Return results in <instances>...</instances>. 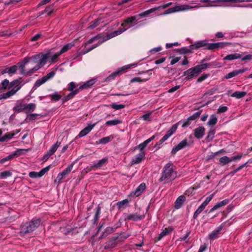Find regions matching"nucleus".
Masks as SVG:
<instances>
[{
	"label": "nucleus",
	"instance_id": "1",
	"mask_svg": "<svg viewBox=\"0 0 252 252\" xmlns=\"http://www.w3.org/2000/svg\"><path fill=\"white\" fill-rule=\"evenodd\" d=\"M48 59V53L25 58L19 64L20 73L24 75H31L44 65Z\"/></svg>",
	"mask_w": 252,
	"mask_h": 252
},
{
	"label": "nucleus",
	"instance_id": "2",
	"mask_svg": "<svg viewBox=\"0 0 252 252\" xmlns=\"http://www.w3.org/2000/svg\"><path fill=\"white\" fill-rule=\"evenodd\" d=\"M176 177L177 173L174 169V165L171 163H168L163 168L159 181L163 182L165 184L172 182Z\"/></svg>",
	"mask_w": 252,
	"mask_h": 252
},
{
	"label": "nucleus",
	"instance_id": "3",
	"mask_svg": "<svg viewBox=\"0 0 252 252\" xmlns=\"http://www.w3.org/2000/svg\"><path fill=\"white\" fill-rule=\"evenodd\" d=\"M210 65H211L210 63H203L189 69L184 73V75L186 76L185 79L186 80L192 79L194 76L198 75L203 70L206 69Z\"/></svg>",
	"mask_w": 252,
	"mask_h": 252
},
{
	"label": "nucleus",
	"instance_id": "4",
	"mask_svg": "<svg viewBox=\"0 0 252 252\" xmlns=\"http://www.w3.org/2000/svg\"><path fill=\"white\" fill-rule=\"evenodd\" d=\"M21 88L18 80H14L10 83L9 89H11L5 93L0 94V100L5 99L14 95Z\"/></svg>",
	"mask_w": 252,
	"mask_h": 252
},
{
	"label": "nucleus",
	"instance_id": "5",
	"mask_svg": "<svg viewBox=\"0 0 252 252\" xmlns=\"http://www.w3.org/2000/svg\"><path fill=\"white\" fill-rule=\"evenodd\" d=\"M200 2L202 3H208V5L206 7H216V6H224L223 4L215 5L212 4V3H220V2H234L241 3L243 2H251L252 0H199Z\"/></svg>",
	"mask_w": 252,
	"mask_h": 252
},
{
	"label": "nucleus",
	"instance_id": "6",
	"mask_svg": "<svg viewBox=\"0 0 252 252\" xmlns=\"http://www.w3.org/2000/svg\"><path fill=\"white\" fill-rule=\"evenodd\" d=\"M127 29H124V28H120L118 30H116L115 31H114L112 32H111L109 34H107L106 36L103 37L102 40L101 41H99L98 43L95 45V46H94L93 47L87 49L86 53H88L91 50H92L93 49L95 48V47H97L98 45L101 44L102 43H103L104 41H106L111 38L114 37L118 35H120L122 33H123L124 32H125L126 30Z\"/></svg>",
	"mask_w": 252,
	"mask_h": 252
},
{
	"label": "nucleus",
	"instance_id": "7",
	"mask_svg": "<svg viewBox=\"0 0 252 252\" xmlns=\"http://www.w3.org/2000/svg\"><path fill=\"white\" fill-rule=\"evenodd\" d=\"M74 165V163L70 164L68 167H67L62 173L59 174L55 180L56 183H57L58 185L60 184L62 182V180L64 179L67 175L70 173Z\"/></svg>",
	"mask_w": 252,
	"mask_h": 252
},
{
	"label": "nucleus",
	"instance_id": "8",
	"mask_svg": "<svg viewBox=\"0 0 252 252\" xmlns=\"http://www.w3.org/2000/svg\"><path fill=\"white\" fill-rule=\"evenodd\" d=\"M178 123L173 125L167 131L164 136L158 142V145H161L164 141L167 140L176 131Z\"/></svg>",
	"mask_w": 252,
	"mask_h": 252
},
{
	"label": "nucleus",
	"instance_id": "9",
	"mask_svg": "<svg viewBox=\"0 0 252 252\" xmlns=\"http://www.w3.org/2000/svg\"><path fill=\"white\" fill-rule=\"evenodd\" d=\"M178 123L173 125L167 131L164 136L158 142V145H161L164 141L167 140L176 131Z\"/></svg>",
	"mask_w": 252,
	"mask_h": 252
},
{
	"label": "nucleus",
	"instance_id": "10",
	"mask_svg": "<svg viewBox=\"0 0 252 252\" xmlns=\"http://www.w3.org/2000/svg\"><path fill=\"white\" fill-rule=\"evenodd\" d=\"M201 114L200 111H198L194 113L192 115L189 116L187 119L184 120L183 121H180L178 123L181 124L182 127H186L189 126L191 124V121L196 120L198 118Z\"/></svg>",
	"mask_w": 252,
	"mask_h": 252
},
{
	"label": "nucleus",
	"instance_id": "11",
	"mask_svg": "<svg viewBox=\"0 0 252 252\" xmlns=\"http://www.w3.org/2000/svg\"><path fill=\"white\" fill-rule=\"evenodd\" d=\"M136 65V64H131L123 66L121 70L115 71L112 73L111 74H110L108 77H107L106 78L105 81H109L114 79L117 75H119L120 74H121L122 71H123L124 70L129 68L132 65Z\"/></svg>",
	"mask_w": 252,
	"mask_h": 252
},
{
	"label": "nucleus",
	"instance_id": "12",
	"mask_svg": "<svg viewBox=\"0 0 252 252\" xmlns=\"http://www.w3.org/2000/svg\"><path fill=\"white\" fill-rule=\"evenodd\" d=\"M107 161V159L103 158L101 160H98L96 163L91 166L90 168H87L83 170L84 173H87L91 171L93 168H99L102 166Z\"/></svg>",
	"mask_w": 252,
	"mask_h": 252
},
{
	"label": "nucleus",
	"instance_id": "13",
	"mask_svg": "<svg viewBox=\"0 0 252 252\" xmlns=\"http://www.w3.org/2000/svg\"><path fill=\"white\" fill-rule=\"evenodd\" d=\"M26 103L22 100H19L16 101L13 110L17 112H25Z\"/></svg>",
	"mask_w": 252,
	"mask_h": 252
},
{
	"label": "nucleus",
	"instance_id": "14",
	"mask_svg": "<svg viewBox=\"0 0 252 252\" xmlns=\"http://www.w3.org/2000/svg\"><path fill=\"white\" fill-rule=\"evenodd\" d=\"M200 7V6L197 5L192 6L188 4H183L175 6V9H176V12H180L189 10L193 8H199Z\"/></svg>",
	"mask_w": 252,
	"mask_h": 252
},
{
	"label": "nucleus",
	"instance_id": "15",
	"mask_svg": "<svg viewBox=\"0 0 252 252\" xmlns=\"http://www.w3.org/2000/svg\"><path fill=\"white\" fill-rule=\"evenodd\" d=\"M188 146V140L187 139H185L180 142L178 145H177L175 147H174L171 151V153L173 155L175 154L178 151L184 148L186 146Z\"/></svg>",
	"mask_w": 252,
	"mask_h": 252
},
{
	"label": "nucleus",
	"instance_id": "16",
	"mask_svg": "<svg viewBox=\"0 0 252 252\" xmlns=\"http://www.w3.org/2000/svg\"><path fill=\"white\" fill-rule=\"evenodd\" d=\"M205 129L202 126H200L194 129V136L198 138H202L205 133Z\"/></svg>",
	"mask_w": 252,
	"mask_h": 252
},
{
	"label": "nucleus",
	"instance_id": "17",
	"mask_svg": "<svg viewBox=\"0 0 252 252\" xmlns=\"http://www.w3.org/2000/svg\"><path fill=\"white\" fill-rule=\"evenodd\" d=\"M96 123L88 125L79 132L78 137H82L88 134L93 129Z\"/></svg>",
	"mask_w": 252,
	"mask_h": 252
},
{
	"label": "nucleus",
	"instance_id": "18",
	"mask_svg": "<svg viewBox=\"0 0 252 252\" xmlns=\"http://www.w3.org/2000/svg\"><path fill=\"white\" fill-rule=\"evenodd\" d=\"M248 70V69L247 68H245L241 69H239V70H233L232 72L227 74L225 75V78L226 79L231 78L233 77H235V76L238 75L239 74L244 73L245 71H246Z\"/></svg>",
	"mask_w": 252,
	"mask_h": 252
},
{
	"label": "nucleus",
	"instance_id": "19",
	"mask_svg": "<svg viewBox=\"0 0 252 252\" xmlns=\"http://www.w3.org/2000/svg\"><path fill=\"white\" fill-rule=\"evenodd\" d=\"M145 156V153L144 151L140 152L138 154L134 156L132 159V164L140 163Z\"/></svg>",
	"mask_w": 252,
	"mask_h": 252
},
{
	"label": "nucleus",
	"instance_id": "20",
	"mask_svg": "<svg viewBox=\"0 0 252 252\" xmlns=\"http://www.w3.org/2000/svg\"><path fill=\"white\" fill-rule=\"evenodd\" d=\"M155 138V136H153L146 140L144 141L143 142L140 143L138 145L135 147V149L140 150V152L143 151V150L147 146V145L152 141Z\"/></svg>",
	"mask_w": 252,
	"mask_h": 252
},
{
	"label": "nucleus",
	"instance_id": "21",
	"mask_svg": "<svg viewBox=\"0 0 252 252\" xmlns=\"http://www.w3.org/2000/svg\"><path fill=\"white\" fill-rule=\"evenodd\" d=\"M223 226L221 225L215 230L213 231L208 235V238L210 240H214L218 237L220 231L222 229Z\"/></svg>",
	"mask_w": 252,
	"mask_h": 252
},
{
	"label": "nucleus",
	"instance_id": "22",
	"mask_svg": "<svg viewBox=\"0 0 252 252\" xmlns=\"http://www.w3.org/2000/svg\"><path fill=\"white\" fill-rule=\"evenodd\" d=\"M208 44L207 40H200L196 42L194 44L190 45L191 49H197L199 48L206 46Z\"/></svg>",
	"mask_w": 252,
	"mask_h": 252
},
{
	"label": "nucleus",
	"instance_id": "23",
	"mask_svg": "<svg viewBox=\"0 0 252 252\" xmlns=\"http://www.w3.org/2000/svg\"><path fill=\"white\" fill-rule=\"evenodd\" d=\"M142 219L141 215L137 213L128 214L126 217V220H128L138 221Z\"/></svg>",
	"mask_w": 252,
	"mask_h": 252
},
{
	"label": "nucleus",
	"instance_id": "24",
	"mask_svg": "<svg viewBox=\"0 0 252 252\" xmlns=\"http://www.w3.org/2000/svg\"><path fill=\"white\" fill-rule=\"evenodd\" d=\"M139 18H137V16H136L128 17L124 21L123 23L121 24V26L122 27H125L127 24L134 23Z\"/></svg>",
	"mask_w": 252,
	"mask_h": 252
},
{
	"label": "nucleus",
	"instance_id": "25",
	"mask_svg": "<svg viewBox=\"0 0 252 252\" xmlns=\"http://www.w3.org/2000/svg\"><path fill=\"white\" fill-rule=\"evenodd\" d=\"M229 202L228 199H224L220 202H218L216 203V204L212 207L210 210L209 212H212L214 211H215L216 209H218V208L224 206L226 205H227Z\"/></svg>",
	"mask_w": 252,
	"mask_h": 252
},
{
	"label": "nucleus",
	"instance_id": "26",
	"mask_svg": "<svg viewBox=\"0 0 252 252\" xmlns=\"http://www.w3.org/2000/svg\"><path fill=\"white\" fill-rule=\"evenodd\" d=\"M185 200L186 197L184 195L180 196L175 202V208L177 209L180 208Z\"/></svg>",
	"mask_w": 252,
	"mask_h": 252
},
{
	"label": "nucleus",
	"instance_id": "27",
	"mask_svg": "<svg viewBox=\"0 0 252 252\" xmlns=\"http://www.w3.org/2000/svg\"><path fill=\"white\" fill-rule=\"evenodd\" d=\"M146 185L145 183H141L136 189L133 195L137 197L139 196L145 189Z\"/></svg>",
	"mask_w": 252,
	"mask_h": 252
},
{
	"label": "nucleus",
	"instance_id": "28",
	"mask_svg": "<svg viewBox=\"0 0 252 252\" xmlns=\"http://www.w3.org/2000/svg\"><path fill=\"white\" fill-rule=\"evenodd\" d=\"M79 90H80L79 88L76 89L73 92H71L70 93H69L68 95L64 97V98L62 99L63 103H64L65 102L72 98L75 96V95L78 93Z\"/></svg>",
	"mask_w": 252,
	"mask_h": 252
},
{
	"label": "nucleus",
	"instance_id": "29",
	"mask_svg": "<svg viewBox=\"0 0 252 252\" xmlns=\"http://www.w3.org/2000/svg\"><path fill=\"white\" fill-rule=\"evenodd\" d=\"M34 230H35V229L33 228L32 224L31 222L29 223H26V225L23 227L22 232L26 234L32 232Z\"/></svg>",
	"mask_w": 252,
	"mask_h": 252
},
{
	"label": "nucleus",
	"instance_id": "30",
	"mask_svg": "<svg viewBox=\"0 0 252 252\" xmlns=\"http://www.w3.org/2000/svg\"><path fill=\"white\" fill-rule=\"evenodd\" d=\"M241 58V55L238 53L231 54L226 56L223 59V60H234Z\"/></svg>",
	"mask_w": 252,
	"mask_h": 252
},
{
	"label": "nucleus",
	"instance_id": "31",
	"mask_svg": "<svg viewBox=\"0 0 252 252\" xmlns=\"http://www.w3.org/2000/svg\"><path fill=\"white\" fill-rule=\"evenodd\" d=\"M159 10V8H155V7L152 8L147 10L141 13L140 14L137 15L136 16H137V18L139 19L140 17H145V16H147L148 15H149L157 10Z\"/></svg>",
	"mask_w": 252,
	"mask_h": 252
},
{
	"label": "nucleus",
	"instance_id": "32",
	"mask_svg": "<svg viewBox=\"0 0 252 252\" xmlns=\"http://www.w3.org/2000/svg\"><path fill=\"white\" fill-rule=\"evenodd\" d=\"M173 230L171 227L165 228L163 231L159 234L158 240H161L163 237L169 234Z\"/></svg>",
	"mask_w": 252,
	"mask_h": 252
},
{
	"label": "nucleus",
	"instance_id": "33",
	"mask_svg": "<svg viewBox=\"0 0 252 252\" xmlns=\"http://www.w3.org/2000/svg\"><path fill=\"white\" fill-rule=\"evenodd\" d=\"M36 107V105L33 103L29 104L26 103L25 112L27 113L32 111H33Z\"/></svg>",
	"mask_w": 252,
	"mask_h": 252
},
{
	"label": "nucleus",
	"instance_id": "34",
	"mask_svg": "<svg viewBox=\"0 0 252 252\" xmlns=\"http://www.w3.org/2000/svg\"><path fill=\"white\" fill-rule=\"evenodd\" d=\"M61 145V142L57 141L53 145H52L50 149L47 151L50 155H53L57 151L58 148Z\"/></svg>",
	"mask_w": 252,
	"mask_h": 252
},
{
	"label": "nucleus",
	"instance_id": "35",
	"mask_svg": "<svg viewBox=\"0 0 252 252\" xmlns=\"http://www.w3.org/2000/svg\"><path fill=\"white\" fill-rule=\"evenodd\" d=\"M95 83L94 79H91L88 81H87L85 83H84L83 85L80 86L79 87V90H83L84 89H86L90 87Z\"/></svg>",
	"mask_w": 252,
	"mask_h": 252
},
{
	"label": "nucleus",
	"instance_id": "36",
	"mask_svg": "<svg viewBox=\"0 0 252 252\" xmlns=\"http://www.w3.org/2000/svg\"><path fill=\"white\" fill-rule=\"evenodd\" d=\"M59 93L58 92H55L53 94H50L49 96L51 97V99L55 101H59L62 97V95L61 94V93Z\"/></svg>",
	"mask_w": 252,
	"mask_h": 252
},
{
	"label": "nucleus",
	"instance_id": "37",
	"mask_svg": "<svg viewBox=\"0 0 252 252\" xmlns=\"http://www.w3.org/2000/svg\"><path fill=\"white\" fill-rule=\"evenodd\" d=\"M74 45V43L73 42L64 45L61 49L60 53L62 54L67 51L68 50L70 49Z\"/></svg>",
	"mask_w": 252,
	"mask_h": 252
},
{
	"label": "nucleus",
	"instance_id": "38",
	"mask_svg": "<svg viewBox=\"0 0 252 252\" xmlns=\"http://www.w3.org/2000/svg\"><path fill=\"white\" fill-rule=\"evenodd\" d=\"M218 122V119L216 115H212L210 117L209 120L207 123L209 126H213L216 124Z\"/></svg>",
	"mask_w": 252,
	"mask_h": 252
},
{
	"label": "nucleus",
	"instance_id": "39",
	"mask_svg": "<svg viewBox=\"0 0 252 252\" xmlns=\"http://www.w3.org/2000/svg\"><path fill=\"white\" fill-rule=\"evenodd\" d=\"M247 94L246 92L235 91L231 96L237 98H241L244 97Z\"/></svg>",
	"mask_w": 252,
	"mask_h": 252
},
{
	"label": "nucleus",
	"instance_id": "40",
	"mask_svg": "<svg viewBox=\"0 0 252 252\" xmlns=\"http://www.w3.org/2000/svg\"><path fill=\"white\" fill-rule=\"evenodd\" d=\"M49 54V59L48 61L50 63H55L58 57L61 55V54L59 53H57L54 54L53 55H51L50 53Z\"/></svg>",
	"mask_w": 252,
	"mask_h": 252
},
{
	"label": "nucleus",
	"instance_id": "41",
	"mask_svg": "<svg viewBox=\"0 0 252 252\" xmlns=\"http://www.w3.org/2000/svg\"><path fill=\"white\" fill-rule=\"evenodd\" d=\"M205 207L202 204L198 207V208L195 211L193 218L194 219H196L198 216L203 211V210L205 209Z\"/></svg>",
	"mask_w": 252,
	"mask_h": 252
},
{
	"label": "nucleus",
	"instance_id": "42",
	"mask_svg": "<svg viewBox=\"0 0 252 252\" xmlns=\"http://www.w3.org/2000/svg\"><path fill=\"white\" fill-rule=\"evenodd\" d=\"M101 20H102V18H98L97 19L94 20L90 23V25L89 26L88 28L93 29H94V28L96 27L98 25H99Z\"/></svg>",
	"mask_w": 252,
	"mask_h": 252
},
{
	"label": "nucleus",
	"instance_id": "43",
	"mask_svg": "<svg viewBox=\"0 0 252 252\" xmlns=\"http://www.w3.org/2000/svg\"><path fill=\"white\" fill-rule=\"evenodd\" d=\"M220 162L222 164V165H226L230 162H232L231 157L223 156L220 158Z\"/></svg>",
	"mask_w": 252,
	"mask_h": 252
},
{
	"label": "nucleus",
	"instance_id": "44",
	"mask_svg": "<svg viewBox=\"0 0 252 252\" xmlns=\"http://www.w3.org/2000/svg\"><path fill=\"white\" fill-rule=\"evenodd\" d=\"M14 135V133L11 132L6 133L4 136L0 137V142H4L7 139H11Z\"/></svg>",
	"mask_w": 252,
	"mask_h": 252
},
{
	"label": "nucleus",
	"instance_id": "45",
	"mask_svg": "<svg viewBox=\"0 0 252 252\" xmlns=\"http://www.w3.org/2000/svg\"><path fill=\"white\" fill-rule=\"evenodd\" d=\"M121 121L119 119H114L108 121L106 122L105 124L108 126H116L121 123Z\"/></svg>",
	"mask_w": 252,
	"mask_h": 252
},
{
	"label": "nucleus",
	"instance_id": "46",
	"mask_svg": "<svg viewBox=\"0 0 252 252\" xmlns=\"http://www.w3.org/2000/svg\"><path fill=\"white\" fill-rule=\"evenodd\" d=\"M94 211H95V215H94V222H96L99 217H100V213H101V208L100 206H98L95 209H94Z\"/></svg>",
	"mask_w": 252,
	"mask_h": 252
},
{
	"label": "nucleus",
	"instance_id": "47",
	"mask_svg": "<svg viewBox=\"0 0 252 252\" xmlns=\"http://www.w3.org/2000/svg\"><path fill=\"white\" fill-rule=\"evenodd\" d=\"M149 78H150L148 77L147 78L142 79L140 77H135V78H132L130 80V82L131 83H134V82H146L147 80H148L149 79Z\"/></svg>",
	"mask_w": 252,
	"mask_h": 252
},
{
	"label": "nucleus",
	"instance_id": "48",
	"mask_svg": "<svg viewBox=\"0 0 252 252\" xmlns=\"http://www.w3.org/2000/svg\"><path fill=\"white\" fill-rule=\"evenodd\" d=\"M128 203V200L127 199H124L123 201H119L117 203V206L119 209L124 208V206L126 205Z\"/></svg>",
	"mask_w": 252,
	"mask_h": 252
},
{
	"label": "nucleus",
	"instance_id": "49",
	"mask_svg": "<svg viewBox=\"0 0 252 252\" xmlns=\"http://www.w3.org/2000/svg\"><path fill=\"white\" fill-rule=\"evenodd\" d=\"M112 138L113 137H111L110 136H107L102 138L99 140V143L105 144L108 143Z\"/></svg>",
	"mask_w": 252,
	"mask_h": 252
},
{
	"label": "nucleus",
	"instance_id": "50",
	"mask_svg": "<svg viewBox=\"0 0 252 252\" xmlns=\"http://www.w3.org/2000/svg\"><path fill=\"white\" fill-rule=\"evenodd\" d=\"M29 176L32 178H37L42 177L40 172H36L34 171L30 172L29 173Z\"/></svg>",
	"mask_w": 252,
	"mask_h": 252
},
{
	"label": "nucleus",
	"instance_id": "51",
	"mask_svg": "<svg viewBox=\"0 0 252 252\" xmlns=\"http://www.w3.org/2000/svg\"><path fill=\"white\" fill-rule=\"evenodd\" d=\"M46 81L45 80L44 78L43 77L41 79L37 80L35 84L34 87L35 88H38L44 83H45Z\"/></svg>",
	"mask_w": 252,
	"mask_h": 252
},
{
	"label": "nucleus",
	"instance_id": "52",
	"mask_svg": "<svg viewBox=\"0 0 252 252\" xmlns=\"http://www.w3.org/2000/svg\"><path fill=\"white\" fill-rule=\"evenodd\" d=\"M11 175V173L9 171H4L3 172H0V177L1 179H5Z\"/></svg>",
	"mask_w": 252,
	"mask_h": 252
},
{
	"label": "nucleus",
	"instance_id": "53",
	"mask_svg": "<svg viewBox=\"0 0 252 252\" xmlns=\"http://www.w3.org/2000/svg\"><path fill=\"white\" fill-rule=\"evenodd\" d=\"M215 194V193L211 194L209 196L207 197L205 200L202 203L203 205H204L205 207H206L209 202L212 199V198L214 197V195Z\"/></svg>",
	"mask_w": 252,
	"mask_h": 252
},
{
	"label": "nucleus",
	"instance_id": "54",
	"mask_svg": "<svg viewBox=\"0 0 252 252\" xmlns=\"http://www.w3.org/2000/svg\"><path fill=\"white\" fill-rule=\"evenodd\" d=\"M111 107L114 109L120 110L125 108V105L124 104H117L115 103H114L111 105Z\"/></svg>",
	"mask_w": 252,
	"mask_h": 252
},
{
	"label": "nucleus",
	"instance_id": "55",
	"mask_svg": "<svg viewBox=\"0 0 252 252\" xmlns=\"http://www.w3.org/2000/svg\"><path fill=\"white\" fill-rule=\"evenodd\" d=\"M207 47L206 48L207 49L209 50H213L214 49L218 48L219 44H216V43H208L207 45Z\"/></svg>",
	"mask_w": 252,
	"mask_h": 252
},
{
	"label": "nucleus",
	"instance_id": "56",
	"mask_svg": "<svg viewBox=\"0 0 252 252\" xmlns=\"http://www.w3.org/2000/svg\"><path fill=\"white\" fill-rule=\"evenodd\" d=\"M31 222L32 224L33 228H34V229H35L40 224L41 220L40 219H36L35 220H32L31 221Z\"/></svg>",
	"mask_w": 252,
	"mask_h": 252
},
{
	"label": "nucleus",
	"instance_id": "57",
	"mask_svg": "<svg viewBox=\"0 0 252 252\" xmlns=\"http://www.w3.org/2000/svg\"><path fill=\"white\" fill-rule=\"evenodd\" d=\"M215 134V131L214 129L210 130L209 132H208V136L207 137V140L208 141L212 140L214 137V135Z\"/></svg>",
	"mask_w": 252,
	"mask_h": 252
},
{
	"label": "nucleus",
	"instance_id": "58",
	"mask_svg": "<svg viewBox=\"0 0 252 252\" xmlns=\"http://www.w3.org/2000/svg\"><path fill=\"white\" fill-rule=\"evenodd\" d=\"M9 81L7 79L4 80L1 83V86H0V89H5L9 85Z\"/></svg>",
	"mask_w": 252,
	"mask_h": 252
},
{
	"label": "nucleus",
	"instance_id": "59",
	"mask_svg": "<svg viewBox=\"0 0 252 252\" xmlns=\"http://www.w3.org/2000/svg\"><path fill=\"white\" fill-rule=\"evenodd\" d=\"M55 75V72L54 71H51L49 73H48L46 75L43 76L45 80L47 81L50 79L53 78Z\"/></svg>",
	"mask_w": 252,
	"mask_h": 252
},
{
	"label": "nucleus",
	"instance_id": "60",
	"mask_svg": "<svg viewBox=\"0 0 252 252\" xmlns=\"http://www.w3.org/2000/svg\"><path fill=\"white\" fill-rule=\"evenodd\" d=\"M115 243V240H111L106 244L105 246V248L108 249L109 248L115 247L116 246Z\"/></svg>",
	"mask_w": 252,
	"mask_h": 252
},
{
	"label": "nucleus",
	"instance_id": "61",
	"mask_svg": "<svg viewBox=\"0 0 252 252\" xmlns=\"http://www.w3.org/2000/svg\"><path fill=\"white\" fill-rule=\"evenodd\" d=\"M153 113V111H150L149 112V113L143 115L142 117H141V118L144 120V121H151V119L150 118V116L152 115V114Z\"/></svg>",
	"mask_w": 252,
	"mask_h": 252
},
{
	"label": "nucleus",
	"instance_id": "62",
	"mask_svg": "<svg viewBox=\"0 0 252 252\" xmlns=\"http://www.w3.org/2000/svg\"><path fill=\"white\" fill-rule=\"evenodd\" d=\"M18 69V66L17 65H13L10 67H8V74H11L13 73H15L16 71Z\"/></svg>",
	"mask_w": 252,
	"mask_h": 252
},
{
	"label": "nucleus",
	"instance_id": "63",
	"mask_svg": "<svg viewBox=\"0 0 252 252\" xmlns=\"http://www.w3.org/2000/svg\"><path fill=\"white\" fill-rule=\"evenodd\" d=\"M27 150H25V149H18L14 152V154H12V155H14L13 158L15 157H18V156L21 155L22 154H23L24 153V152H25Z\"/></svg>",
	"mask_w": 252,
	"mask_h": 252
},
{
	"label": "nucleus",
	"instance_id": "64",
	"mask_svg": "<svg viewBox=\"0 0 252 252\" xmlns=\"http://www.w3.org/2000/svg\"><path fill=\"white\" fill-rule=\"evenodd\" d=\"M174 12H177L176 9H175V6L174 7L170 8L167 9L163 12V14L166 15V14L174 13Z\"/></svg>",
	"mask_w": 252,
	"mask_h": 252
}]
</instances>
